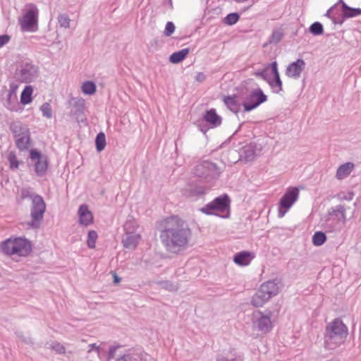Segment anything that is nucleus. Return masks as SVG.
<instances>
[{
  "label": "nucleus",
  "mask_w": 361,
  "mask_h": 361,
  "mask_svg": "<svg viewBox=\"0 0 361 361\" xmlns=\"http://www.w3.org/2000/svg\"><path fill=\"white\" fill-rule=\"evenodd\" d=\"M160 239L167 249L177 252L185 247L191 235L187 224L177 216L166 217L158 224Z\"/></svg>",
  "instance_id": "1"
},
{
  "label": "nucleus",
  "mask_w": 361,
  "mask_h": 361,
  "mask_svg": "<svg viewBox=\"0 0 361 361\" xmlns=\"http://www.w3.org/2000/svg\"><path fill=\"white\" fill-rule=\"evenodd\" d=\"M347 335L346 326L340 319H335L327 326L325 343L329 348H334L343 343Z\"/></svg>",
  "instance_id": "2"
},
{
  "label": "nucleus",
  "mask_w": 361,
  "mask_h": 361,
  "mask_svg": "<svg viewBox=\"0 0 361 361\" xmlns=\"http://www.w3.org/2000/svg\"><path fill=\"white\" fill-rule=\"evenodd\" d=\"M278 293V284L274 281H267L261 285L258 291L253 296L252 302L256 307H262Z\"/></svg>",
  "instance_id": "3"
},
{
  "label": "nucleus",
  "mask_w": 361,
  "mask_h": 361,
  "mask_svg": "<svg viewBox=\"0 0 361 361\" xmlns=\"http://www.w3.org/2000/svg\"><path fill=\"white\" fill-rule=\"evenodd\" d=\"M2 250L8 255H26L30 252L31 246L26 240L18 238L6 240L2 245Z\"/></svg>",
  "instance_id": "4"
},
{
  "label": "nucleus",
  "mask_w": 361,
  "mask_h": 361,
  "mask_svg": "<svg viewBox=\"0 0 361 361\" xmlns=\"http://www.w3.org/2000/svg\"><path fill=\"white\" fill-rule=\"evenodd\" d=\"M299 195V190L297 188H288L286 193L281 197L279 201L278 216L283 218L288 209L297 201Z\"/></svg>",
  "instance_id": "5"
},
{
  "label": "nucleus",
  "mask_w": 361,
  "mask_h": 361,
  "mask_svg": "<svg viewBox=\"0 0 361 361\" xmlns=\"http://www.w3.org/2000/svg\"><path fill=\"white\" fill-rule=\"evenodd\" d=\"M230 199L229 197L224 194L216 198L212 202L207 204L201 210L202 212L207 214H212L216 212H228L230 208Z\"/></svg>",
  "instance_id": "6"
},
{
  "label": "nucleus",
  "mask_w": 361,
  "mask_h": 361,
  "mask_svg": "<svg viewBox=\"0 0 361 361\" xmlns=\"http://www.w3.org/2000/svg\"><path fill=\"white\" fill-rule=\"evenodd\" d=\"M37 8L35 6H30V8L20 20V26L23 31L33 32L37 30Z\"/></svg>",
  "instance_id": "7"
},
{
  "label": "nucleus",
  "mask_w": 361,
  "mask_h": 361,
  "mask_svg": "<svg viewBox=\"0 0 361 361\" xmlns=\"http://www.w3.org/2000/svg\"><path fill=\"white\" fill-rule=\"evenodd\" d=\"M33 206L31 211L32 221L31 223L32 226L37 227L39 221L43 218V214L45 212V203L40 196H35L32 200Z\"/></svg>",
  "instance_id": "8"
},
{
  "label": "nucleus",
  "mask_w": 361,
  "mask_h": 361,
  "mask_svg": "<svg viewBox=\"0 0 361 361\" xmlns=\"http://www.w3.org/2000/svg\"><path fill=\"white\" fill-rule=\"evenodd\" d=\"M266 100L267 96L264 94L261 90L253 91L243 104L245 111H250L262 103L264 102Z\"/></svg>",
  "instance_id": "9"
},
{
  "label": "nucleus",
  "mask_w": 361,
  "mask_h": 361,
  "mask_svg": "<svg viewBox=\"0 0 361 361\" xmlns=\"http://www.w3.org/2000/svg\"><path fill=\"white\" fill-rule=\"evenodd\" d=\"M270 70L273 78L275 80V84L277 85L280 90L282 89V82L279 77V73L277 69V63L276 62L271 63L269 67H267L263 72L256 73V75L262 77L264 80H267L269 85H274L273 82L269 78L267 77V71Z\"/></svg>",
  "instance_id": "10"
},
{
  "label": "nucleus",
  "mask_w": 361,
  "mask_h": 361,
  "mask_svg": "<svg viewBox=\"0 0 361 361\" xmlns=\"http://www.w3.org/2000/svg\"><path fill=\"white\" fill-rule=\"evenodd\" d=\"M255 254L248 251H243L235 255L233 262L239 266H247L255 258Z\"/></svg>",
  "instance_id": "11"
},
{
  "label": "nucleus",
  "mask_w": 361,
  "mask_h": 361,
  "mask_svg": "<svg viewBox=\"0 0 361 361\" xmlns=\"http://www.w3.org/2000/svg\"><path fill=\"white\" fill-rule=\"evenodd\" d=\"M305 62L301 59H298L295 62L288 66L286 70V75L290 78H298L304 68Z\"/></svg>",
  "instance_id": "12"
},
{
  "label": "nucleus",
  "mask_w": 361,
  "mask_h": 361,
  "mask_svg": "<svg viewBox=\"0 0 361 361\" xmlns=\"http://www.w3.org/2000/svg\"><path fill=\"white\" fill-rule=\"evenodd\" d=\"M80 223L88 226L93 223V215L87 205H81L78 210Z\"/></svg>",
  "instance_id": "13"
},
{
  "label": "nucleus",
  "mask_w": 361,
  "mask_h": 361,
  "mask_svg": "<svg viewBox=\"0 0 361 361\" xmlns=\"http://www.w3.org/2000/svg\"><path fill=\"white\" fill-rule=\"evenodd\" d=\"M257 325L259 331L267 333L272 328V322L270 316L261 314L257 320Z\"/></svg>",
  "instance_id": "14"
},
{
  "label": "nucleus",
  "mask_w": 361,
  "mask_h": 361,
  "mask_svg": "<svg viewBox=\"0 0 361 361\" xmlns=\"http://www.w3.org/2000/svg\"><path fill=\"white\" fill-rule=\"evenodd\" d=\"M354 164L351 162H347L338 167L336 171V178L338 179H343L346 178L354 169Z\"/></svg>",
  "instance_id": "15"
},
{
  "label": "nucleus",
  "mask_w": 361,
  "mask_h": 361,
  "mask_svg": "<svg viewBox=\"0 0 361 361\" xmlns=\"http://www.w3.org/2000/svg\"><path fill=\"white\" fill-rule=\"evenodd\" d=\"M204 119L208 123L213 126H217L221 123V118L216 114V110L214 109L206 112Z\"/></svg>",
  "instance_id": "16"
},
{
  "label": "nucleus",
  "mask_w": 361,
  "mask_h": 361,
  "mask_svg": "<svg viewBox=\"0 0 361 361\" xmlns=\"http://www.w3.org/2000/svg\"><path fill=\"white\" fill-rule=\"evenodd\" d=\"M141 239L139 234L128 235L123 240V246L128 249H134L136 247Z\"/></svg>",
  "instance_id": "17"
},
{
  "label": "nucleus",
  "mask_w": 361,
  "mask_h": 361,
  "mask_svg": "<svg viewBox=\"0 0 361 361\" xmlns=\"http://www.w3.org/2000/svg\"><path fill=\"white\" fill-rule=\"evenodd\" d=\"M189 51V49H183L173 53L169 57L170 62L172 63H178L181 62L188 55Z\"/></svg>",
  "instance_id": "18"
},
{
  "label": "nucleus",
  "mask_w": 361,
  "mask_h": 361,
  "mask_svg": "<svg viewBox=\"0 0 361 361\" xmlns=\"http://www.w3.org/2000/svg\"><path fill=\"white\" fill-rule=\"evenodd\" d=\"M33 93V88L32 86L28 85L25 87L20 95V102L23 105L28 104L32 102V95Z\"/></svg>",
  "instance_id": "19"
},
{
  "label": "nucleus",
  "mask_w": 361,
  "mask_h": 361,
  "mask_svg": "<svg viewBox=\"0 0 361 361\" xmlns=\"http://www.w3.org/2000/svg\"><path fill=\"white\" fill-rule=\"evenodd\" d=\"M342 11L343 17L347 18H353L361 14V9L350 8L344 2L342 3Z\"/></svg>",
  "instance_id": "20"
},
{
  "label": "nucleus",
  "mask_w": 361,
  "mask_h": 361,
  "mask_svg": "<svg viewBox=\"0 0 361 361\" xmlns=\"http://www.w3.org/2000/svg\"><path fill=\"white\" fill-rule=\"evenodd\" d=\"M30 145V138L28 134H24L18 137L16 145L20 150L27 149Z\"/></svg>",
  "instance_id": "21"
},
{
  "label": "nucleus",
  "mask_w": 361,
  "mask_h": 361,
  "mask_svg": "<svg viewBox=\"0 0 361 361\" xmlns=\"http://www.w3.org/2000/svg\"><path fill=\"white\" fill-rule=\"evenodd\" d=\"M326 240V236L324 233L321 231L316 232L312 236V243L315 246L323 245Z\"/></svg>",
  "instance_id": "22"
},
{
  "label": "nucleus",
  "mask_w": 361,
  "mask_h": 361,
  "mask_svg": "<svg viewBox=\"0 0 361 361\" xmlns=\"http://www.w3.org/2000/svg\"><path fill=\"white\" fill-rule=\"evenodd\" d=\"M96 147L98 152L102 151L106 146L105 135L103 133L97 134L95 140Z\"/></svg>",
  "instance_id": "23"
},
{
  "label": "nucleus",
  "mask_w": 361,
  "mask_h": 361,
  "mask_svg": "<svg viewBox=\"0 0 361 361\" xmlns=\"http://www.w3.org/2000/svg\"><path fill=\"white\" fill-rule=\"evenodd\" d=\"M82 91L85 94H93L96 92V86L94 82L87 81L82 84Z\"/></svg>",
  "instance_id": "24"
},
{
  "label": "nucleus",
  "mask_w": 361,
  "mask_h": 361,
  "mask_svg": "<svg viewBox=\"0 0 361 361\" xmlns=\"http://www.w3.org/2000/svg\"><path fill=\"white\" fill-rule=\"evenodd\" d=\"M47 164L45 160L41 159L35 163V171L38 175H39V176L43 175L45 173V171H47Z\"/></svg>",
  "instance_id": "25"
},
{
  "label": "nucleus",
  "mask_w": 361,
  "mask_h": 361,
  "mask_svg": "<svg viewBox=\"0 0 361 361\" xmlns=\"http://www.w3.org/2000/svg\"><path fill=\"white\" fill-rule=\"evenodd\" d=\"M224 102L228 108L233 110L237 105V97L235 95L225 97L224 98Z\"/></svg>",
  "instance_id": "26"
},
{
  "label": "nucleus",
  "mask_w": 361,
  "mask_h": 361,
  "mask_svg": "<svg viewBox=\"0 0 361 361\" xmlns=\"http://www.w3.org/2000/svg\"><path fill=\"white\" fill-rule=\"evenodd\" d=\"M98 235L94 231H90L88 233L87 243L90 248H94Z\"/></svg>",
  "instance_id": "27"
},
{
  "label": "nucleus",
  "mask_w": 361,
  "mask_h": 361,
  "mask_svg": "<svg viewBox=\"0 0 361 361\" xmlns=\"http://www.w3.org/2000/svg\"><path fill=\"white\" fill-rule=\"evenodd\" d=\"M40 110L46 118H51L52 117V109L49 103L43 104L40 107Z\"/></svg>",
  "instance_id": "28"
},
{
  "label": "nucleus",
  "mask_w": 361,
  "mask_h": 361,
  "mask_svg": "<svg viewBox=\"0 0 361 361\" xmlns=\"http://www.w3.org/2000/svg\"><path fill=\"white\" fill-rule=\"evenodd\" d=\"M8 159L11 169H16L18 168L20 162L14 153L11 152L8 156Z\"/></svg>",
  "instance_id": "29"
},
{
  "label": "nucleus",
  "mask_w": 361,
  "mask_h": 361,
  "mask_svg": "<svg viewBox=\"0 0 361 361\" xmlns=\"http://www.w3.org/2000/svg\"><path fill=\"white\" fill-rule=\"evenodd\" d=\"M310 32L315 35H319L323 33V26L320 23L318 22L314 23L310 26Z\"/></svg>",
  "instance_id": "30"
},
{
  "label": "nucleus",
  "mask_w": 361,
  "mask_h": 361,
  "mask_svg": "<svg viewBox=\"0 0 361 361\" xmlns=\"http://www.w3.org/2000/svg\"><path fill=\"white\" fill-rule=\"evenodd\" d=\"M239 16L237 13H230L224 19V23L227 25H233L238 22Z\"/></svg>",
  "instance_id": "31"
},
{
  "label": "nucleus",
  "mask_w": 361,
  "mask_h": 361,
  "mask_svg": "<svg viewBox=\"0 0 361 361\" xmlns=\"http://www.w3.org/2000/svg\"><path fill=\"white\" fill-rule=\"evenodd\" d=\"M175 25L172 22H168L166 25L164 30V35L166 36H171L175 31Z\"/></svg>",
  "instance_id": "32"
},
{
  "label": "nucleus",
  "mask_w": 361,
  "mask_h": 361,
  "mask_svg": "<svg viewBox=\"0 0 361 361\" xmlns=\"http://www.w3.org/2000/svg\"><path fill=\"white\" fill-rule=\"evenodd\" d=\"M59 22L62 27H68L69 26L70 20L68 16L61 15L59 17Z\"/></svg>",
  "instance_id": "33"
},
{
  "label": "nucleus",
  "mask_w": 361,
  "mask_h": 361,
  "mask_svg": "<svg viewBox=\"0 0 361 361\" xmlns=\"http://www.w3.org/2000/svg\"><path fill=\"white\" fill-rule=\"evenodd\" d=\"M30 158L32 160L37 161L42 159L40 153L36 150L30 151Z\"/></svg>",
  "instance_id": "34"
},
{
  "label": "nucleus",
  "mask_w": 361,
  "mask_h": 361,
  "mask_svg": "<svg viewBox=\"0 0 361 361\" xmlns=\"http://www.w3.org/2000/svg\"><path fill=\"white\" fill-rule=\"evenodd\" d=\"M10 40V37L8 35H4L0 36V48L3 47L4 44H7Z\"/></svg>",
  "instance_id": "35"
},
{
  "label": "nucleus",
  "mask_w": 361,
  "mask_h": 361,
  "mask_svg": "<svg viewBox=\"0 0 361 361\" xmlns=\"http://www.w3.org/2000/svg\"><path fill=\"white\" fill-rule=\"evenodd\" d=\"M53 348L59 353H65L66 349L63 345L60 343H56Z\"/></svg>",
  "instance_id": "36"
},
{
  "label": "nucleus",
  "mask_w": 361,
  "mask_h": 361,
  "mask_svg": "<svg viewBox=\"0 0 361 361\" xmlns=\"http://www.w3.org/2000/svg\"><path fill=\"white\" fill-rule=\"evenodd\" d=\"M25 70H22V77L21 80L23 82H27L30 81L32 79V75L30 74H25L24 73Z\"/></svg>",
  "instance_id": "37"
},
{
  "label": "nucleus",
  "mask_w": 361,
  "mask_h": 361,
  "mask_svg": "<svg viewBox=\"0 0 361 361\" xmlns=\"http://www.w3.org/2000/svg\"><path fill=\"white\" fill-rule=\"evenodd\" d=\"M205 168H206V166H204V164H200V165H197V166H196V169H195L197 174L198 176H200V175L203 174V173H201V172H200V171H201L202 169H205Z\"/></svg>",
  "instance_id": "38"
},
{
  "label": "nucleus",
  "mask_w": 361,
  "mask_h": 361,
  "mask_svg": "<svg viewBox=\"0 0 361 361\" xmlns=\"http://www.w3.org/2000/svg\"><path fill=\"white\" fill-rule=\"evenodd\" d=\"M116 350V347L111 348L109 353V359H112L114 357L115 352Z\"/></svg>",
  "instance_id": "39"
},
{
  "label": "nucleus",
  "mask_w": 361,
  "mask_h": 361,
  "mask_svg": "<svg viewBox=\"0 0 361 361\" xmlns=\"http://www.w3.org/2000/svg\"><path fill=\"white\" fill-rule=\"evenodd\" d=\"M205 75L202 73H199L197 75V77H196V79L197 80L200 81V82H202L203 80H205Z\"/></svg>",
  "instance_id": "40"
},
{
  "label": "nucleus",
  "mask_w": 361,
  "mask_h": 361,
  "mask_svg": "<svg viewBox=\"0 0 361 361\" xmlns=\"http://www.w3.org/2000/svg\"><path fill=\"white\" fill-rule=\"evenodd\" d=\"M111 274L114 277V282L116 284L118 283L121 281V278H119L115 272L112 271Z\"/></svg>",
  "instance_id": "41"
},
{
  "label": "nucleus",
  "mask_w": 361,
  "mask_h": 361,
  "mask_svg": "<svg viewBox=\"0 0 361 361\" xmlns=\"http://www.w3.org/2000/svg\"><path fill=\"white\" fill-rule=\"evenodd\" d=\"M10 88H11V93H15L17 91L18 86L16 84H12L11 85Z\"/></svg>",
  "instance_id": "42"
},
{
  "label": "nucleus",
  "mask_w": 361,
  "mask_h": 361,
  "mask_svg": "<svg viewBox=\"0 0 361 361\" xmlns=\"http://www.w3.org/2000/svg\"><path fill=\"white\" fill-rule=\"evenodd\" d=\"M218 361H238V360L235 359L227 360L226 358H222V359L219 360Z\"/></svg>",
  "instance_id": "43"
},
{
  "label": "nucleus",
  "mask_w": 361,
  "mask_h": 361,
  "mask_svg": "<svg viewBox=\"0 0 361 361\" xmlns=\"http://www.w3.org/2000/svg\"><path fill=\"white\" fill-rule=\"evenodd\" d=\"M92 346H93L94 348H95L96 349H98V348H99V347H98V346H97L95 344L92 345Z\"/></svg>",
  "instance_id": "44"
}]
</instances>
